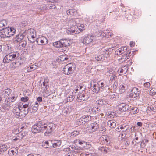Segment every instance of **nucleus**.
I'll list each match as a JSON object with an SVG mask.
<instances>
[{
	"label": "nucleus",
	"mask_w": 156,
	"mask_h": 156,
	"mask_svg": "<svg viewBox=\"0 0 156 156\" xmlns=\"http://www.w3.org/2000/svg\"><path fill=\"white\" fill-rule=\"evenodd\" d=\"M91 85L93 86V91L96 93L102 90L105 87L103 82L101 81H97L95 80H93L91 81Z\"/></svg>",
	"instance_id": "1"
},
{
	"label": "nucleus",
	"mask_w": 156,
	"mask_h": 156,
	"mask_svg": "<svg viewBox=\"0 0 156 156\" xmlns=\"http://www.w3.org/2000/svg\"><path fill=\"white\" fill-rule=\"evenodd\" d=\"M43 132L45 131L44 134L46 136H48L55 128V125L52 123L47 124L43 122Z\"/></svg>",
	"instance_id": "2"
},
{
	"label": "nucleus",
	"mask_w": 156,
	"mask_h": 156,
	"mask_svg": "<svg viewBox=\"0 0 156 156\" xmlns=\"http://www.w3.org/2000/svg\"><path fill=\"white\" fill-rule=\"evenodd\" d=\"M19 55V54L17 52L10 53L4 57L3 62L5 63H9L17 58Z\"/></svg>",
	"instance_id": "3"
},
{
	"label": "nucleus",
	"mask_w": 156,
	"mask_h": 156,
	"mask_svg": "<svg viewBox=\"0 0 156 156\" xmlns=\"http://www.w3.org/2000/svg\"><path fill=\"white\" fill-rule=\"evenodd\" d=\"M109 55V52L108 51H102L100 50L97 55L95 58L97 61H103L105 60V58H107Z\"/></svg>",
	"instance_id": "4"
},
{
	"label": "nucleus",
	"mask_w": 156,
	"mask_h": 156,
	"mask_svg": "<svg viewBox=\"0 0 156 156\" xmlns=\"http://www.w3.org/2000/svg\"><path fill=\"white\" fill-rule=\"evenodd\" d=\"M43 122H38L34 125L32 127V131L34 133L43 132Z\"/></svg>",
	"instance_id": "5"
},
{
	"label": "nucleus",
	"mask_w": 156,
	"mask_h": 156,
	"mask_svg": "<svg viewBox=\"0 0 156 156\" xmlns=\"http://www.w3.org/2000/svg\"><path fill=\"white\" fill-rule=\"evenodd\" d=\"M36 36V31L34 29L30 28L27 30V37L28 40L32 43H34L35 42Z\"/></svg>",
	"instance_id": "6"
},
{
	"label": "nucleus",
	"mask_w": 156,
	"mask_h": 156,
	"mask_svg": "<svg viewBox=\"0 0 156 156\" xmlns=\"http://www.w3.org/2000/svg\"><path fill=\"white\" fill-rule=\"evenodd\" d=\"M23 103L22 102H20L14 107L13 112L17 117L21 116V111L23 109Z\"/></svg>",
	"instance_id": "7"
},
{
	"label": "nucleus",
	"mask_w": 156,
	"mask_h": 156,
	"mask_svg": "<svg viewBox=\"0 0 156 156\" xmlns=\"http://www.w3.org/2000/svg\"><path fill=\"white\" fill-rule=\"evenodd\" d=\"M73 64L70 63L65 65L63 68V73L66 75L71 74L73 72Z\"/></svg>",
	"instance_id": "8"
},
{
	"label": "nucleus",
	"mask_w": 156,
	"mask_h": 156,
	"mask_svg": "<svg viewBox=\"0 0 156 156\" xmlns=\"http://www.w3.org/2000/svg\"><path fill=\"white\" fill-rule=\"evenodd\" d=\"M89 95L88 92L83 91L79 97L76 98V100L79 102H82L86 101L89 98Z\"/></svg>",
	"instance_id": "9"
},
{
	"label": "nucleus",
	"mask_w": 156,
	"mask_h": 156,
	"mask_svg": "<svg viewBox=\"0 0 156 156\" xmlns=\"http://www.w3.org/2000/svg\"><path fill=\"white\" fill-rule=\"evenodd\" d=\"M27 135V132L25 131H22L18 134V135H16V136L13 137L12 139V141H20Z\"/></svg>",
	"instance_id": "10"
},
{
	"label": "nucleus",
	"mask_w": 156,
	"mask_h": 156,
	"mask_svg": "<svg viewBox=\"0 0 156 156\" xmlns=\"http://www.w3.org/2000/svg\"><path fill=\"white\" fill-rule=\"evenodd\" d=\"M99 128V124L96 122H93L91 123L89 126L88 132L90 133L95 132Z\"/></svg>",
	"instance_id": "11"
},
{
	"label": "nucleus",
	"mask_w": 156,
	"mask_h": 156,
	"mask_svg": "<svg viewBox=\"0 0 156 156\" xmlns=\"http://www.w3.org/2000/svg\"><path fill=\"white\" fill-rule=\"evenodd\" d=\"M118 109L119 111L122 112H126L129 109V106L125 103H122L119 104L118 106Z\"/></svg>",
	"instance_id": "12"
},
{
	"label": "nucleus",
	"mask_w": 156,
	"mask_h": 156,
	"mask_svg": "<svg viewBox=\"0 0 156 156\" xmlns=\"http://www.w3.org/2000/svg\"><path fill=\"white\" fill-rule=\"evenodd\" d=\"M66 12L68 15L71 17H74L76 18H77L81 16L77 11L74 9H69L67 10Z\"/></svg>",
	"instance_id": "13"
},
{
	"label": "nucleus",
	"mask_w": 156,
	"mask_h": 156,
	"mask_svg": "<svg viewBox=\"0 0 156 156\" xmlns=\"http://www.w3.org/2000/svg\"><path fill=\"white\" fill-rule=\"evenodd\" d=\"M140 90L137 88L134 87L132 90L131 93L129 95V97L131 98H136L139 96L140 93Z\"/></svg>",
	"instance_id": "14"
},
{
	"label": "nucleus",
	"mask_w": 156,
	"mask_h": 156,
	"mask_svg": "<svg viewBox=\"0 0 156 156\" xmlns=\"http://www.w3.org/2000/svg\"><path fill=\"white\" fill-rule=\"evenodd\" d=\"M21 65V62L18 60L11 62L9 66V68L11 70H13L19 67Z\"/></svg>",
	"instance_id": "15"
},
{
	"label": "nucleus",
	"mask_w": 156,
	"mask_h": 156,
	"mask_svg": "<svg viewBox=\"0 0 156 156\" xmlns=\"http://www.w3.org/2000/svg\"><path fill=\"white\" fill-rule=\"evenodd\" d=\"M36 41L38 45H42L47 43V38L44 37H41L37 38Z\"/></svg>",
	"instance_id": "16"
},
{
	"label": "nucleus",
	"mask_w": 156,
	"mask_h": 156,
	"mask_svg": "<svg viewBox=\"0 0 156 156\" xmlns=\"http://www.w3.org/2000/svg\"><path fill=\"white\" fill-rule=\"evenodd\" d=\"M0 37L2 38L10 37L7 28L0 30Z\"/></svg>",
	"instance_id": "17"
},
{
	"label": "nucleus",
	"mask_w": 156,
	"mask_h": 156,
	"mask_svg": "<svg viewBox=\"0 0 156 156\" xmlns=\"http://www.w3.org/2000/svg\"><path fill=\"white\" fill-rule=\"evenodd\" d=\"M94 38V36L92 35H87L83 38V43L86 44H89L91 42Z\"/></svg>",
	"instance_id": "18"
},
{
	"label": "nucleus",
	"mask_w": 156,
	"mask_h": 156,
	"mask_svg": "<svg viewBox=\"0 0 156 156\" xmlns=\"http://www.w3.org/2000/svg\"><path fill=\"white\" fill-rule=\"evenodd\" d=\"M127 49V47H123L119 48L115 51V54L118 55H120L123 53H126Z\"/></svg>",
	"instance_id": "19"
},
{
	"label": "nucleus",
	"mask_w": 156,
	"mask_h": 156,
	"mask_svg": "<svg viewBox=\"0 0 156 156\" xmlns=\"http://www.w3.org/2000/svg\"><path fill=\"white\" fill-rule=\"evenodd\" d=\"M49 80L48 78H46L44 79V81L43 83V85L42 87L43 88V91H45L48 88V84Z\"/></svg>",
	"instance_id": "20"
},
{
	"label": "nucleus",
	"mask_w": 156,
	"mask_h": 156,
	"mask_svg": "<svg viewBox=\"0 0 156 156\" xmlns=\"http://www.w3.org/2000/svg\"><path fill=\"white\" fill-rule=\"evenodd\" d=\"M53 142H52L51 148H57L59 147L61 145L62 143L61 141L59 140H54Z\"/></svg>",
	"instance_id": "21"
},
{
	"label": "nucleus",
	"mask_w": 156,
	"mask_h": 156,
	"mask_svg": "<svg viewBox=\"0 0 156 156\" xmlns=\"http://www.w3.org/2000/svg\"><path fill=\"white\" fill-rule=\"evenodd\" d=\"M130 53L129 52L128 54L125 53L122 55V57L119 59V62L122 63L126 60L129 57V54Z\"/></svg>",
	"instance_id": "22"
},
{
	"label": "nucleus",
	"mask_w": 156,
	"mask_h": 156,
	"mask_svg": "<svg viewBox=\"0 0 156 156\" xmlns=\"http://www.w3.org/2000/svg\"><path fill=\"white\" fill-rule=\"evenodd\" d=\"M107 125L111 128H114L116 126V122L114 120H110L108 121Z\"/></svg>",
	"instance_id": "23"
},
{
	"label": "nucleus",
	"mask_w": 156,
	"mask_h": 156,
	"mask_svg": "<svg viewBox=\"0 0 156 156\" xmlns=\"http://www.w3.org/2000/svg\"><path fill=\"white\" fill-rule=\"evenodd\" d=\"M61 42L63 47H67L70 45V41L67 39H61Z\"/></svg>",
	"instance_id": "24"
},
{
	"label": "nucleus",
	"mask_w": 156,
	"mask_h": 156,
	"mask_svg": "<svg viewBox=\"0 0 156 156\" xmlns=\"http://www.w3.org/2000/svg\"><path fill=\"white\" fill-rule=\"evenodd\" d=\"M80 156H97L96 153H91L88 152L84 151L80 154Z\"/></svg>",
	"instance_id": "25"
},
{
	"label": "nucleus",
	"mask_w": 156,
	"mask_h": 156,
	"mask_svg": "<svg viewBox=\"0 0 156 156\" xmlns=\"http://www.w3.org/2000/svg\"><path fill=\"white\" fill-rule=\"evenodd\" d=\"M52 144V141L49 140L43 142V146L44 148H51Z\"/></svg>",
	"instance_id": "26"
},
{
	"label": "nucleus",
	"mask_w": 156,
	"mask_h": 156,
	"mask_svg": "<svg viewBox=\"0 0 156 156\" xmlns=\"http://www.w3.org/2000/svg\"><path fill=\"white\" fill-rule=\"evenodd\" d=\"M129 110L130 111V112L131 114H136L139 112L138 108L135 107L130 106L129 108Z\"/></svg>",
	"instance_id": "27"
},
{
	"label": "nucleus",
	"mask_w": 156,
	"mask_h": 156,
	"mask_svg": "<svg viewBox=\"0 0 156 156\" xmlns=\"http://www.w3.org/2000/svg\"><path fill=\"white\" fill-rule=\"evenodd\" d=\"M6 28L10 37L13 35L15 34L16 30L13 27H8Z\"/></svg>",
	"instance_id": "28"
},
{
	"label": "nucleus",
	"mask_w": 156,
	"mask_h": 156,
	"mask_svg": "<svg viewBox=\"0 0 156 156\" xmlns=\"http://www.w3.org/2000/svg\"><path fill=\"white\" fill-rule=\"evenodd\" d=\"M112 34V31L111 30L109 31H107V32H105V33L103 31L101 33L102 36L106 38H108L111 37Z\"/></svg>",
	"instance_id": "29"
},
{
	"label": "nucleus",
	"mask_w": 156,
	"mask_h": 156,
	"mask_svg": "<svg viewBox=\"0 0 156 156\" xmlns=\"http://www.w3.org/2000/svg\"><path fill=\"white\" fill-rule=\"evenodd\" d=\"M127 87L126 86L125 84L120 85L119 87V92L120 94H122L125 92Z\"/></svg>",
	"instance_id": "30"
},
{
	"label": "nucleus",
	"mask_w": 156,
	"mask_h": 156,
	"mask_svg": "<svg viewBox=\"0 0 156 156\" xmlns=\"http://www.w3.org/2000/svg\"><path fill=\"white\" fill-rule=\"evenodd\" d=\"M23 38V36L21 34H19L14 38L15 41L17 42L21 41Z\"/></svg>",
	"instance_id": "31"
},
{
	"label": "nucleus",
	"mask_w": 156,
	"mask_h": 156,
	"mask_svg": "<svg viewBox=\"0 0 156 156\" xmlns=\"http://www.w3.org/2000/svg\"><path fill=\"white\" fill-rule=\"evenodd\" d=\"M53 45L54 47L57 48L62 47V46L61 39L58 41L54 42L53 44Z\"/></svg>",
	"instance_id": "32"
},
{
	"label": "nucleus",
	"mask_w": 156,
	"mask_h": 156,
	"mask_svg": "<svg viewBox=\"0 0 156 156\" xmlns=\"http://www.w3.org/2000/svg\"><path fill=\"white\" fill-rule=\"evenodd\" d=\"M83 144H85V146H83L81 147V149H88L92 147L91 144L89 142H87L85 141V143Z\"/></svg>",
	"instance_id": "33"
},
{
	"label": "nucleus",
	"mask_w": 156,
	"mask_h": 156,
	"mask_svg": "<svg viewBox=\"0 0 156 156\" xmlns=\"http://www.w3.org/2000/svg\"><path fill=\"white\" fill-rule=\"evenodd\" d=\"M39 105V104L37 102H36L34 104H33L32 106V112H36L38 109V107Z\"/></svg>",
	"instance_id": "34"
},
{
	"label": "nucleus",
	"mask_w": 156,
	"mask_h": 156,
	"mask_svg": "<svg viewBox=\"0 0 156 156\" xmlns=\"http://www.w3.org/2000/svg\"><path fill=\"white\" fill-rule=\"evenodd\" d=\"M131 13L133 15L136 16H140L141 14L140 11L137 9L133 10L131 11Z\"/></svg>",
	"instance_id": "35"
},
{
	"label": "nucleus",
	"mask_w": 156,
	"mask_h": 156,
	"mask_svg": "<svg viewBox=\"0 0 156 156\" xmlns=\"http://www.w3.org/2000/svg\"><path fill=\"white\" fill-rule=\"evenodd\" d=\"M36 69H37V68L34 67V65H32L27 67L26 68L27 72H31Z\"/></svg>",
	"instance_id": "36"
},
{
	"label": "nucleus",
	"mask_w": 156,
	"mask_h": 156,
	"mask_svg": "<svg viewBox=\"0 0 156 156\" xmlns=\"http://www.w3.org/2000/svg\"><path fill=\"white\" fill-rule=\"evenodd\" d=\"M101 140L104 141V143L107 144L108 142L109 138L107 136L103 135L101 136Z\"/></svg>",
	"instance_id": "37"
},
{
	"label": "nucleus",
	"mask_w": 156,
	"mask_h": 156,
	"mask_svg": "<svg viewBox=\"0 0 156 156\" xmlns=\"http://www.w3.org/2000/svg\"><path fill=\"white\" fill-rule=\"evenodd\" d=\"M21 116H24L28 113V109H25L23 108L21 110Z\"/></svg>",
	"instance_id": "38"
},
{
	"label": "nucleus",
	"mask_w": 156,
	"mask_h": 156,
	"mask_svg": "<svg viewBox=\"0 0 156 156\" xmlns=\"http://www.w3.org/2000/svg\"><path fill=\"white\" fill-rule=\"evenodd\" d=\"M2 107L3 109L8 110L10 108L11 106L9 104H7V103H5V102H4V103L2 105Z\"/></svg>",
	"instance_id": "39"
},
{
	"label": "nucleus",
	"mask_w": 156,
	"mask_h": 156,
	"mask_svg": "<svg viewBox=\"0 0 156 156\" xmlns=\"http://www.w3.org/2000/svg\"><path fill=\"white\" fill-rule=\"evenodd\" d=\"M148 142V140L147 139H143L141 143V147H144L146 146V143H147Z\"/></svg>",
	"instance_id": "40"
},
{
	"label": "nucleus",
	"mask_w": 156,
	"mask_h": 156,
	"mask_svg": "<svg viewBox=\"0 0 156 156\" xmlns=\"http://www.w3.org/2000/svg\"><path fill=\"white\" fill-rule=\"evenodd\" d=\"M91 116L88 115H84L83 119L85 122H88L91 119Z\"/></svg>",
	"instance_id": "41"
},
{
	"label": "nucleus",
	"mask_w": 156,
	"mask_h": 156,
	"mask_svg": "<svg viewBox=\"0 0 156 156\" xmlns=\"http://www.w3.org/2000/svg\"><path fill=\"white\" fill-rule=\"evenodd\" d=\"M101 107H94V108L92 109V112L93 113H97L99 112V111L101 110Z\"/></svg>",
	"instance_id": "42"
},
{
	"label": "nucleus",
	"mask_w": 156,
	"mask_h": 156,
	"mask_svg": "<svg viewBox=\"0 0 156 156\" xmlns=\"http://www.w3.org/2000/svg\"><path fill=\"white\" fill-rule=\"evenodd\" d=\"M7 149V146L6 145L3 144L0 146V150L1 152H4L6 151Z\"/></svg>",
	"instance_id": "43"
},
{
	"label": "nucleus",
	"mask_w": 156,
	"mask_h": 156,
	"mask_svg": "<svg viewBox=\"0 0 156 156\" xmlns=\"http://www.w3.org/2000/svg\"><path fill=\"white\" fill-rule=\"evenodd\" d=\"M77 27V28L80 32L82 31L85 29V26L83 24H80L78 25Z\"/></svg>",
	"instance_id": "44"
},
{
	"label": "nucleus",
	"mask_w": 156,
	"mask_h": 156,
	"mask_svg": "<svg viewBox=\"0 0 156 156\" xmlns=\"http://www.w3.org/2000/svg\"><path fill=\"white\" fill-rule=\"evenodd\" d=\"M58 59L60 61H64L65 60H67L68 59V58L66 57L65 55H61L58 57Z\"/></svg>",
	"instance_id": "45"
},
{
	"label": "nucleus",
	"mask_w": 156,
	"mask_h": 156,
	"mask_svg": "<svg viewBox=\"0 0 156 156\" xmlns=\"http://www.w3.org/2000/svg\"><path fill=\"white\" fill-rule=\"evenodd\" d=\"M116 116V114L115 112H110L108 113V116L111 118H113Z\"/></svg>",
	"instance_id": "46"
},
{
	"label": "nucleus",
	"mask_w": 156,
	"mask_h": 156,
	"mask_svg": "<svg viewBox=\"0 0 156 156\" xmlns=\"http://www.w3.org/2000/svg\"><path fill=\"white\" fill-rule=\"evenodd\" d=\"M150 94L152 96L155 95L156 94V89L152 88L149 92Z\"/></svg>",
	"instance_id": "47"
},
{
	"label": "nucleus",
	"mask_w": 156,
	"mask_h": 156,
	"mask_svg": "<svg viewBox=\"0 0 156 156\" xmlns=\"http://www.w3.org/2000/svg\"><path fill=\"white\" fill-rule=\"evenodd\" d=\"M69 29L70 32L72 33H75L76 30V28L74 25H72Z\"/></svg>",
	"instance_id": "48"
},
{
	"label": "nucleus",
	"mask_w": 156,
	"mask_h": 156,
	"mask_svg": "<svg viewBox=\"0 0 156 156\" xmlns=\"http://www.w3.org/2000/svg\"><path fill=\"white\" fill-rule=\"evenodd\" d=\"M75 97L73 95H70L67 98V102H71L74 99Z\"/></svg>",
	"instance_id": "49"
},
{
	"label": "nucleus",
	"mask_w": 156,
	"mask_h": 156,
	"mask_svg": "<svg viewBox=\"0 0 156 156\" xmlns=\"http://www.w3.org/2000/svg\"><path fill=\"white\" fill-rule=\"evenodd\" d=\"M74 143L75 144H79L80 145L83 144L85 143L84 141H82L80 140L76 139L74 140Z\"/></svg>",
	"instance_id": "50"
},
{
	"label": "nucleus",
	"mask_w": 156,
	"mask_h": 156,
	"mask_svg": "<svg viewBox=\"0 0 156 156\" xmlns=\"http://www.w3.org/2000/svg\"><path fill=\"white\" fill-rule=\"evenodd\" d=\"M106 147L105 148L104 147H100L99 148V150L102 152L103 153H105L107 152V150H106Z\"/></svg>",
	"instance_id": "51"
},
{
	"label": "nucleus",
	"mask_w": 156,
	"mask_h": 156,
	"mask_svg": "<svg viewBox=\"0 0 156 156\" xmlns=\"http://www.w3.org/2000/svg\"><path fill=\"white\" fill-rule=\"evenodd\" d=\"M125 135H124L123 133L120 134L118 136V139L119 141H121L122 140L124 139Z\"/></svg>",
	"instance_id": "52"
},
{
	"label": "nucleus",
	"mask_w": 156,
	"mask_h": 156,
	"mask_svg": "<svg viewBox=\"0 0 156 156\" xmlns=\"http://www.w3.org/2000/svg\"><path fill=\"white\" fill-rule=\"evenodd\" d=\"M12 133L14 134L18 135V134L19 133V128H14V129L12 130Z\"/></svg>",
	"instance_id": "53"
},
{
	"label": "nucleus",
	"mask_w": 156,
	"mask_h": 156,
	"mask_svg": "<svg viewBox=\"0 0 156 156\" xmlns=\"http://www.w3.org/2000/svg\"><path fill=\"white\" fill-rule=\"evenodd\" d=\"M144 86L145 88L146 89L150 87V84L149 82H147L144 84Z\"/></svg>",
	"instance_id": "54"
},
{
	"label": "nucleus",
	"mask_w": 156,
	"mask_h": 156,
	"mask_svg": "<svg viewBox=\"0 0 156 156\" xmlns=\"http://www.w3.org/2000/svg\"><path fill=\"white\" fill-rule=\"evenodd\" d=\"M28 99L29 98L27 97H23L21 98V101L24 102H27Z\"/></svg>",
	"instance_id": "55"
},
{
	"label": "nucleus",
	"mask_w": 156,
	"mask_h": 156,
	"mask_svg": "<svg viewBox=\"0 0 156 156\" xmlns=\"http://www.w3.org/2000/svg\"><path fill=\"white\" fill-rule=\"evenodd\" d=\"M11 90L10 89H7L5 90V93L7 95H9L11 93Z\"/></svg>",
	"instance_id": "56"
},
{
	"label": "nucleus",
	"mask_w": 156,
	"mask_h": 156,
	"mask_svg": "<svg viewBox=\"0 0 156 156\" xmlns=\"http://www.w3.org/2000/svg\"><path fill=\"white\" fill-rule=\"evenodd\" d=\"M17 95L16 94H13L11 97H9L12 100H13L14 102L16 99L17 98Z\"/></svg>",
	"instance_id": "57"
},
{
	"label": "nucleus",
	"mask_w": 156,
	"mask_h": 156,
	"mask_svg": "<svg viewBox=\"0 0 156 156\" xmlns=\"http://www.w3.org/2000/svg\"><path fill=\"white\" fill-rule=\"evenodd\" d=\"M116 77V76L114 75L113 74L112 76L110 77V82H113V81L115 80V79Z\"/></svg>",
	"instance_id": "58"
},
{
	"label": "nucleus",
	"mask_w": 156,
	"mask_h": 156,
	"mask_svg": "<svg viewBox=\"0 0 156 156\" xmlns=\"http://www.w3.org/2000/svg\"><path fill=\"white\" fill-rule=\"evenodd\" d=\"M63 115H66L68 113H69L70 112L68 108H67L64 110L63 112Z\"/></svg>",
	"instance_id": "59"
},
{
	"label": "nucleus",
	"mask_w": 156,
	"mask_h": 156,
	"mask_svg": "<svg viewBox=\"0 0 156 156\" xmlns=\"http://www.w3.org/2000/svg\"><path fill=\"white\" fill-rule=\"evenodd\" d=\"M149 109H151L152 112H154V108L152 106H148L147 108L146 111H149Z\"/></svg>",
	"instance_id": "60"
},
{
	"label": "nucleus",
	"mask_w": 156,
	"mask_h": 156,
	"mask_svg": "<svg viewBox=\"0 0 156 156\" xmlns=\"http://www.w3.org/2000/svg\"><path fill=\"white\" fill-rule=\"evenodd\" d=\"M118 83L117 82H114L113 85V87L114 89H115L117 87Z\"/></svg>",
	"instance_id": "61"
},
{
	"label": "nucleus",
	"mask_w": 156,
	"mask_h": 156,
	"mask_svg": "<svg viewBox=\"0 0 156 156\" xmlns=\"http://www.w3.org/2000/svg\"><path fill=\"white\" fill-rule=\"evenodd\" d=\"M135 44V43L134 42L132 41L130 42V45L131 47H133Z\"/></svg>",
	"instance_id": "62"
},
{
	"label": "nucleus",
	"mask_w": 156,
	"mask_h": 156,
	"mask_svg": "<svg viewBox=\"0 0 156 156\" xmlns=\"http://www.w3.org/2000/svg\"><path fill=\"white\" fill-rule=\"evenodd\" d=\"M4 102H5V103H7V104H9L10 105L11 103L9 101V99H8L7 98H6L5 99Z\"/></svg>",
	"instance_id": "63"
},
{
	"label": "nucleus",
	"mask_w": 156,
	"mask_h": 156,
	"mask_svg": "<svg viewBox=\"0 0 156 156\" xmlns=\"http://www.w3.org/2000/svg\"><path fill=\"white\" fill-rule=\"evenodd\" d=\"M37 101L39 102H41L42 101V98L41 97H38L37 98Z\"/></svg>",
	"instance_id": "64"
}]
</instances>
